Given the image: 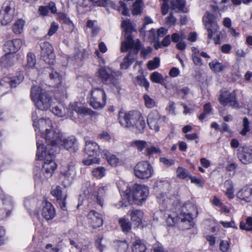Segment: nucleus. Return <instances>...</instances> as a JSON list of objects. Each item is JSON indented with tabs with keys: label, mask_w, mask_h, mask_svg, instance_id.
<instances>
[{
	"label": "nucleus",
	"mask_w": 252,
	"mask_h": 252,
	"mask_svg": "<svg viewBox=\"0 0 252 252\" xmlns=\"http://www.w3.org/2000/svg\"><path fill=\"white\" fill-rule=\"evenodd\" d=\"M118 120L122 126L133 130L136 134L144 131L146 123L141 113L137 111H120Z\"/></svg>",
	"instance_id": "obj_1"
},
{
	"label": "nucleus",
	"mask_w": 252,
	"mask_h": 252,
	"mask_svg": "<svg viewBox=\"0 0 252 252\" xmlns=\"http://www.w3.org/2000/svg\"><path fill=\"white\" fill-rule=\"evenodd\" d=\"M24 79L22 75L12 77H4L0 82V93L5 94L8 92L10 88H15L19 85Z\"/></svg>",
	"instance_id": "obj_11"
},
{
	"label": "nucleus",
	"mask_w": 252,
	"mask_h": 252,
	"mask_svg": "<svg viewBox=\"0 0 252 252\" xmlns=\"http://www.w3.org/2000/svg\"><path fill=\"white\" fill-rule=\"evenodd\" d=\"M23 44V41L20 39L8 40L4 44V51L8 53L14 54L21 48Z\"/></svg>",
	"instance_id": "obj_20"
},
{
	"label": "nucleus",
	"mask_w": 252,
	"mask_h": 252,
	"mask_svg": "<svg viewBox=\"0 0 252 252\" xmlns=\"http://www.w3.org/2000/svg\"><path fill=\"white\" fill-rule=\"evenodd\" d=\"M70 244L72 246L70 251V252H81V249L77 245L76 243L73 240H70Z\"/></svg>",
	"instance_id": "obj_60"
},
{
	"label": "nucleus",
	"mask_w": 252,
	"mask_h": 252,
	"mask_svg": "<svg viewBox=\"0 0 252 252\" xmlns=\"http://www.w3.org/2000/svg\"><path fill=\"white\" fill-rule=\"evenodd\" d=\"M51 194L56 197L58 203L60 207L63 210H65L66 209L65 199L67 197L66 193H63L61 188L58 186L51 191Z\"/></svg>",
	"instance_id": "obj_23"
},
{
	"label": "nucleus",
	"mask_w": 252,
	"mask_h": 252,
	"mask_svg": "<svg viewBox=\"0 0 252 252\" xmlns=\"http://www.w3.org/2000/svg\"><path fill=\"white\" fill-rule=\"evenodd\" d=\"M148 187L144 185L135 184L133 185L132 192L130 189H126L123 195L129 203L132 202L138 205L141 204L149 195Z\"/></svg>",
	"instance_id": "obj_4"
},
{
	"label": "nucleus",
	"mask_w": 252,
	"mask_h": 252,
	"mask_svg": "<svg viewBox=\"0 0 252 252\" xmlns=\"http://www.w3.org/2000/svg\"><path fill=\"white\" fill-rule=\"evenodd\" d=\"M161 162L163 163L165 165L169 166L174 164V160L173 159H169L164 158H161L159 159Z\"/></svg>",
	"instance_id": "obj_61"
},
{
	"label": "nucleus",
	"mask_w": 252,
	"mask_h": 252,
	"mask_svg": "<svg viewBox=\"0 0 252 252\" xmlns=\"http://www.w3.org/2000/svg\"><path fill=\"white\" fill-rule=\"evenodd\" d=\"M119 223L124 232L127 233L130 230L131 224L127 219L124 218H120Z\"/></svg>",
	"instance_id": "obj_41"
},
{
	"label": "nucleus",
	"mask_w": 252,
	"mask_h": 252,
	"mask_svg": "<svg viewBox=\"0 0 252 252\" xmlns=\"http://www.w3.org/2000/svg\"><path fill=\"white\" fill-rule=\"evenodd\" d=\"M249 124L250 123L248 118L247 117H244L243 120V128L240 132V133L242 135H246V134L250 130Z\"/></svg>",
	"instance_id": "obj_50"
},
{
	"label": "nucleus",
	"mask_w": 252,
	"mask_h": 252,
	"mask_svg": "<svg viewBox=\"0 0 252 252\" xmlns=\"http://www.w3.org/2000/svg\"><path fill=\"white\" fill-rule=\"evenodd\" d=\"M225 188V195L229 199H232L234 197V184L230 180L225 181L224 184Z\"/></svg>",
	"instance_id": "obj_31"
},
{
	"label": "nucleus",
	"mask_w": 252,
	"mask_h": 252,
	"mask_svg": "<svg viewBox=\"0 0 252 252\" xmlns=\"http://www.w3.org/2000/svg\"><path fill=\"white\" fill-rule=\"evenodd\" d=\"M41 215L47 220H51L55 217V210L51 203L45 201L43 203Z\"/></svg>",
	"instance_id": "obj_21"
},
{
	"label": "nucleus",
	"mask_w": 252,
	"mask_h": 252,
	"mask_svg": "<svg viewBox=\"0 0 252 252\" xmlns=\"http://www.w3.org/2000/svg\"><path fill=\"white\" fill-rule=\"evenodd\" d=\"M88 217L94 228H96L102 226L103 224L102 216L96 211L94 210L90 211L88 213Z\"/></svg>",
	"instance_id": "obj_22"
},
{
	"label": "nucleus",
	"mask_w": 252,
	"mask_h": 252,
	"mask_svg": "<svg viewBox=\"0 0 252 252\" xmlns=\"http://www.w3.org/2000/svg\"><path fill=\"white\" fill-rule=\"evenodd\" d=\"M102 158H106L108 162L113 166H116L119 162V159L114 155L111 154L107 150H103L101 153Z\"/></svg>",
	"instance_id": "obj_30"
},
{
	"label": "nucleus",
	"mask_w": 252,
	"mask_h": 252,
	"mask_svg": "<svg viewBox=\"0 0 252 252\" xmlns=\"http://www.w3.org/2000/svg\"><path fill=\"white\" fill-rule=\"evenodd\" d=\"M122 27L126 32V40L125 41H126L127 36L129 35L132 37L130 32L134 30V27L130 21L128 19L123 21L122 23Z\"/></svg>",
	"instance_id": "obj_33"
},
{
	"label": "nucleus",
	"mask_w": 252,
	"mask_h": 252,
	"mask_svg": "<svg viewBox=\"0 0 252 252\" xmlns=\"http://www.w3.org/2000/svg\"><path fill=\"white\" fill-rule=\"evenodd\" d=\"M33 126L38 136H42L53 127L52 121L48 118L39 119L37 122H34Z\"/></svg>",
	"instance_id": "obj_16"
},
{
	"label": "nucleus",
	"mask_w": 252,
	"mask_h": 252,
	"mask_svg": "<svg viewBox=\"0 0 252 252\" xmlns=\"http://www.w3.org/2000/svg\"><path fill=\"white\" fill-rule=\"evenodd\" d=\"M42 136H44L47 144V146L44 147L45 151H49V150L50 149L51 152H55L57 146L62 144V134L59 129L53 127Z\"/></svg>",
	"instance_id": "obj_6"
},
{
	"label": "nucleus",
	"mask_w": 252,
	"mask_h": 252,
	"mask_svg": "<svg viewBox=\"0 0 252 252\" xmlns=\"http://www.w3.org/2000/svg\"><path fill=\"white\" fill-rule=\"evenodd\" d=\"M102 239V237L99 236L95 241V245L100 252H103L105 248V246L101 244Z\"/></svg>",
	"instance_id": "obj_59"
},
{
	"label": "nucleus",
	"mask_w": 252,
	"mask_h": 252,
	"mask_svg": "<svg viewBox=\"0 0 252 252\" xmlns=\"http://www.w3.org/2000/svg\"><path fill=\"white\" fill-rule=\"evenodd\" d=\"M137 82L139 85L144 87L147 91L149 87V83L143 75L137 76Z\"/></svg>",
	"instance_id": "obj_49"
},
{
	"label": "nucleus",
	"mask_w": 252,
	"mask_h": 252,
	"mask_svg": "<svg viewBox=\"0 0 252 252\" xmlns=\"http://www.w3.org/2000/svg\"><path fill=\"white\" fill-rule=\"evenodd\" d=\"M146 250V246L141 240H136L133 242L132 252H145Z\"/></svg>",
	"instance_id": "obj_40"
},
{
	"label": "nucleus",
	"mask_w": 252,
	"mask_h": 252,
	"mask_svg": "<svg viewBox=\"0 0 252 252\" xmlns=\"http://www.w3.org/2000/svg\"><path fill=\"white\" fill-rule=\"evenodd\" d=\"M159 66V59L155 58L153 60L149 61L147 64L148 68L150 70H153L157 68Z\"/></svg>",
	"instance_id": "obj_51"
},
{
	"label": "nucleus",
	"mask_w": 252,
	"mask_h": 252,
	"mask_svg": "<svg viewBox=\"0 0 252 252\" xmlns=\"http://www.w3.org/2000/svg\"><path fill=\"white\" fill-rule=\"evenodd\" d=\"M237 199L245 203H252V185L244 186L236 194Z\"/></svg>",
	"instance_id": "obj_17"
},
{
	"label": "nucleus",
	"mask_w": 252,
	"mask_h": 252,
	"mask_svg": "<svg viewBox=\"0 0 252 252\" xmlns=\"http://www.w3.org/2000/svg\"><path fill=\"white\" fill-rule=\"evenodd\" d=\"M106 96L102 89L94 88L91 92L89 103L94 109L103 108L106 104Z\"/></svg>",
	"instance_id": "obj_8"
},
{
	"label": "nucleus",
	"mask_w": 252,
	"mask_h": 252,
	"mask_svg": "<svg viewBox=\"0 0 252 252\" xmlns=\"http://www.w3.org/2000/svg\"><path fill=\"white\" fill-rule=\"evenodd\" d=\"M220 223L224 227H225V228L232 227L235 229L237 228V226L233 220H231V221H229V222L221 221H220Z\"/></svg>",
	"instance_id": "obj_58"
},
{
	"label": "nucleus",
	"mask_w": 252,
	"mask_h": 252,
	"mask_svg": "<svg viewBox=\"0 0 252 252\" xmlns=\"http://www.w3.org/2000/svg\"><path fill=\"white\" fill-rule=\"evenodd\" d=\"M17 58L14 54L7 53L0 59V65L4 67L12 66L17 61Z\"/></svg>",
	"instance_id": "obj_26"
},
{
	"label": "nucleus",
	"mask_w": 252,
	"mask_h": 252,
	"mask_svg": "<svg viewBox=\"0 0 252 252\" xmlns=\"http://www.w3.org/2000/svg\"><path fill=\"white\" fill-rule=\"evenodd\" d=\"M133 172L135 176L142 180L148 179L154 174V170L152 165L147 161H140L134 166Z\"/></svg>",
	"instance_id": "obj_7"
},
{
	"label": "nucleus",
	"mask_w": 252,
	"mask_h": 252,
	"mask_svg": "<svg viewBox=\"0 0 252 252\" xmlns=\"http://www.w3.org/2000/svg\"><path fill=\"white\" fill-rule=\"evenodd\" d=\"M105 189V187H100L98 189L97 195L95 196L96 202L101 207H102L103 205Z\"/></svg>",
	"instance_id": "obj_39"
},
{
	"label": "nucleus",
	"mask_w": 252,
	"mask_h": 252,
	"mask_svg": "<svg viewBox=\"0 0 252 252\" xmlns=\"http://www.w3.org/2000/svg\"><path fill=\"white\" fill-rule=\"evenodd\" d=\"M177 22V19L173 16L172 13H170L169 15L166 18V24L170 26H174Z\"/></svg>",
	"instance_id": "obj_57"
},
{
	"label": "nucleus",
	"mask_w": 252,
	"mask_h": 252,
	"mask_svg": "<svg viewBox=\"0 0 252 252\" xmlns=\"http://www.w3.org/2000/svg\"><path fill=\"white\" fill-rule=\"evenodd\" d=\"M45 249L47 250V252H59V249L53 247V245L50 244L46 245Z\"/></svg>",
	"instance_id": "obj_64"
},
{
	"label": "nucleus",
	"mask_w": 252,
	"mask_h": 252,
	"mask_svg": "<svg viewBox=\"0 0 252 252\" xmlns=\"http://www.w3.org/2000/svg\"><path fill=\"white\" fill-rule=\"evenodd\" d=\"M144 7L142 0H136L132 5V13L134 15L140 14Z\"/></svg>",
	"instance_id": "obj_37"
},
{
	"label": "nucleus",
	"mask_w": 252,
	"mask_h": 252,
	"mask_svg": "<svg viewBox=\"0 0 252 252\" xmlns=\"http://www.w3.org/2000/svg\"><path fill=\"white\" fill-rule=\"evenodd\" d=\"M140 48V41L133 40L132 37L129 35L126 37V41L122 42L121 50L122 52H126L130 49L128 55L125 57L121 63V68L126 69L135 61L137 58V54Z\"/></svg>",
	"instance_id": "obj_3"
},
{
	"label": "nucleus",
	"mask_w": 252,
	"mask_h": 252,
	"mask_svg": "<svg viewBox=\"0 0 252 252\" xmlns=\"http://www.w3.org/2000/svg\"><path fill=\"white\" fill-rule=\"evenodd\" d=\"M92 174L94 177L100 179L104 176L105 174V169L103 167H98L92 170Z\"/></svg>",
	"instance_id": "obj_45"
},
{
	"label": "nucleus",
	"mask_w": 252,
	"mask_h": 252,
	"mask_svg": "<svg viewBox=\"0 0 252 252\" xmlns=\"http://www.w3.org/2000/svg\"><path fill=\"white\" fill-rule=\"evenodd\" d=\"M203 22L208 32V38L211 39L217 32L218 26L214 21V17L212 14L206 12L203 17Z\"/></svg>",
	"instance_id": "obj_12"
},
{
	"label": "nucleus",
	"mask_w": 252,
	"mask_h": 252,
	"mask_svg": "<svg viewBox=\"0 0 252 252\" xmlns=\"http://www.w3.org/2000/svg\"><path fill=\"white\" fill-rule=\"evenodd\" d=\"M38 11L40 15L42 16H46L48 13V8L46 6H40L38 8Z\"/></svg>",
	"instance_id": "obj_63"
},
{
	"label": "nucleus",
	"mask_w": 252,
	"mask_h": 252,
	"mask_svg": "<svg viewBox=\"0 0 252 252\" xmlns=\"http://www.w3.org/2000/svg\"><path fill=\"white\" fill-rule=\"evenodd\" d=\"M170 5L171 8L173 10L178 9L184 12H186L184 10L186 3L184 0H170Z\"/></svg>",
	"instance_id": "obj_34"
},
{
	"label": "nucleus",
	"mask_w": 252,
	"mask_h": 252,
	"mask_svg": "<svg viewBox=\"0 0 252 252\" xmlns=\"http://www.w3.org/2000/svg\"><path fill=\"white\" fill-rule=\"evenodd\" d=\"M209 65L212 71L215 72H219L223 71L226 67V65L221 63L218 62L217 60L213 61L209 63Z\"/></svg>",
	"instance_id": "obj_35"
},
{
	"label": "nucleus",
	"mask_w": 252,
	"mask_h": 252,
	"mask_svg": "<svg viewBox=\"0 0 252 252\" xmlns=\"http://www.w3.org/2000/svg\"><path fill=\"white\" fill-rule=\"evenodd\" d=\"M25 21L22 19L16 21L12 26V29L13 32L16 34H19L23 32Z\"/></svg>",
	"instance_id": "obj_36"
},
{
	"label": "nucleus",
	"mask_w": 252,
	"mask_h": 252,
	"mask_svg": "<svg viewBox=\"0 0 252 252\" xmlns=\"http://www.w3.org/2000/svg\"><path fill=\"white\" fill-rule=\"evenodd\" d=\"M177 176L181 179H185L189 176V172L187 169L179 167L177 170Z\"/></svg>",
	"instance_id": "obj_52"
},
{
	"label": "nucleus",
	"mask_w": 252,
	"mask_h": 252,
	"mask_svg": "<svg viewBox=\"0 0 252 252\" xmlns=\"http://www.w3.org/2000/svg\"><path fill=\"white\" fill-rule=\"evenodd\" d=\"M65 108L62 105L57 106L53 109V113L55 115L61 117L65 115Z\"/></svg>",
	"instance_id": "obj_53"
},
{
	"label": "nucleus",
	"mask_w": 252,
	"mask_h": 252,
	"mask_svg": "<svg viewBox=\"0 0 252 252\" xmlns=\"http://www.w3.org/2000/svg\"><path fill=\"white\" fill-rule=\"evenodd\" d=\"M131 220L134 225L138 227L142 224L143 213L138 210H132L130 213Z\"/></svg>",
	"instance_id": "obj_28"
},
{
	"label": "nucleus",
	"mask_w": 252,
	"mask_h": 252,
	"mask_svg": "<svg viewBox=\"0 0 252 252\" xmlns=\"http://www.w3.org/2000/svg\"><path fill=\"white\" fill-rule=\"evenodd\" d=\"M145 106L148 108H152L156 106L155 101L148 94H144L143 96Z\"/></svg>",
	"instance_id": "obj_47"
},
{
	"label": "nucleus",
	"mask_w": 252,
	"mask_h": 252,
	"mask_svg": "<svg viewBox=\"0 0 252 252\" xmlns=\"http://www.w3.org/2000/svg\"><path fill=\"white\" fill-rule=\"evenodd\" d=\"M51 83L54 87H59L62 81V76L52 67L47 68Z\"/></svg>",
	"instance_id": "obj_24"
},
{
	"label": "nucleus",
	"mask_w": 252,
	"mask_h": 252,
	"mask_svg": "<svg viewBox=\"0 0 252 252\" xmlns=\"http://www.w3.org/2000/svg\"><path fill=\"white\" fill-rule=\"evenodd\" d=\"M166 116H162L157 110L151 111L148 114L147 118V123L149 127L158 132L159 130L160 126L162 122H167Z\"/></svg>",
	"instance_id": "obj_9"
},
{
	"label": "nucleus",
	"mask_w": 252,
	"mask_h": 252,
	"mask_svg": "<svg viewBox=\"0 0 252 252\" xmlns=\"http://www.w3.org/2000/svg\"><path fill=\"white\" fill-rule=\"evenodd\" d=\"M85 151L89 157L97 155L98 153L101 154L102 152L100 151V148L97 144L91 141L86 142Z\"/></svg>",
	"instance_id": "obj_25"
},
{
	"label": "nucleus",
	"mask_w": 252,
	"mask_h": 252,
	"mask_svg": "<svg viewBox=\"0 0 252 252\" xmlns=\"http://www.w3.org/2000/svg\"><path fill=\"white\" fill-rule=\"evenodd\" d=\"M145 152L146 155L148 157H151L154 154L159 155L161 153V150L159 147L154 146H149L148 145L145 150Z\"/></svg>",
	"instance_id": "obj_42"
},
{
	"label": "nucleus",
	"mask_w": 252,
	"mask_h": 252,
	"mask_svg": "<svg viewBox=\"0 0 252 252\" xmlns=\"http://www.w3.org/2000/svg\"><path fill=\"white\" fill-rule=\"evenodd\" d=\"M179 220H181V222L183 223H187L188 225L185 228L189 229L192 226V218L190 213L182 212L179 216Z\"/></svg>",
	"instance_id": "obj_32"
},
{
	"label": "nucleus",
	"mask_w": 252,
	"mask_h": 252,
	"mask_svg": "<svg viewBox=\"0 0 252 252\" xmlns=\"http://www.w3.org/2000/svg\"><path fill=\"white\" fill-rule=\"evenodd\" d=\"M219 100L220 104L226 106L230 103V105L234 108H239V104L236 100V94L234 92L230 93L228 91L220 92Z\"/></svg>",
	"instance_id": "obj_13"
},
{
	"label": "nucleus",
	"mask_w": 252,
	"mask_h": 252,
	"mask_svg": "<svg viewBox=\"0 0 252 252\" xmlns=\"http://www.w3.org/2000/svg\"><path fill=\"white\" fill-rule=\"evenodd\" d=\"M63 146L66 149L71 152H74L77 149L76 140L73 136L66 138H62V144L58 146Z\"/></svg>",
	"instance_id": "obj_27"
},
{
	"label": "nucleus",
	"mask_w": 252,
	"mask_h": 252,
	"mask_svg": "<svg viewBox=\"0 0 252 252\" xmlns=\"http://www.w3.org/2000/svg\"><path fill=\"white\" fill-rule=\"evenodd\" d=\"M13 3L9 1H5L0 10V22L2 25H7L13 20L14 9L12 7Z\"/></svg>",
	"instance_id": "obj_10"
},
{
	"label": "nucleus",
	"mask_w": 252,
	"mask_h": 252,
	"mask_svg": "<svg viewBox=\"0 0 252 252\" xmlns=\"http://www.w3.org/2000/svg\"><path fill=\"white\" fill-rule=\"evenodd\" d=\"M116 247L118 252H126L128 245L126 241H118L116 242Z\"/></svg>",
	"instance_id": "obj_48"
},
{
	"label": "nucleus",
	"mask_w": 252,
	"mask_h": 252,
	"mask_svg": "<svg viewBox=\"0 0 252 252\" xmlns=\"http://www.w3.org/2000/svg\"><path fill=\"white\" fill-rule=\"evenodd\" d=\"M36 58L35 55L32 53H28L27 55V66L32 68L36 64Z\"/></svg>",
	"instance_id": "obj_43"
},
{
	"label": "nucleus",
	"mask_w": 252,
	"mask_h": 252,
	"mask_svg": "<svg viewBox=\"0 0 252 252\" xmlns=\"http://www.w3.org/2000/svg\"><path fill=\"white\" fill-rule=\"evenodd\" d=\"M59 25L56 22H53L51 24L47 35L51 36L57 32L59 29Z\"/></svg>",
	"instance_id": "obj_54"
},
{
	"label": "nucleus",
	"mask_w": 252,
	"mask_h": 252,
	"mask_svg": "<svg viewBox=\"0 0 252 252\" xmlns=\"http://www.w3.org/2000/svg\"><path fill=\"white\" fill-rule=\"evenodd\" d=\"M238 158L243 164L252 162V149L247 147H241L238 150Z\"/></svg>",
	"instance_id": "obj_19"
},
{
	"label": "nucleus",
	"mask_w": 252,
	"mask_h": 252,
	"mask_svg": "<svg viewBox=\"0 0 252 252\" xmlns=\"http://www.w3.org/2000/svg\"><path fill=\"white\" fill-rule=\"evenodd\" d=\"M41 59L46 63L52 64L55 61V55L53 46L49 42H44L41 46Z\"/></svg>",
	"instance_id": "obj_14"
},
{
	"label": "nucleus",
	"mask_w": 252,
	"mask_h": 252,
	"mask_svg": "<svg viewBox=\"0 0 252 252\" xmlns=\"http://www.w3.org/2000/svg\"><path fill=\"white\" fill-rule=\"evenodd\" d=\"M98 76L103 82H106L110 80L111 81V76L114 75L111 73V69L106 67H101L97 72Z\"/></svg>",
	"instance_id": "obj_29"
},
{
	"label": "nucleus",
	"mask_w": 252,
	"mask_h": 252,
	"mask_svg": "<svg viewBox=\"0 0 252 252\" xmlns=\"http://www.w3.org/2000/svg\"><path fill=\"white\" fill-rule=\"evenodd\" d=\"M100 159L97 158H89L83 160V163L86 165H90L99 162Z\"/></svg>",
	"instance_id": "obj_55"
},
{
	"label": "nucleus",
	"mask_w": 252,
	"mask_h": 252,
	"mask_svg": "<svg viewBox=\"0 0 252 252\" xmlns=\"http://www.w3.org/2000/svg\"><path fill=\"white\" fill-rule=\"evenodd\" d=\"M73 111H75L78 114H90L91 110L86 108L81 103L75 102L69 105L67 116L70 118H72L73 116Z\"/></svg>",
	"instance_id": "obj_18"
},
{
	"label": "nucleus",
	"mask_w": 252,
	"mask_h": 252,
	"mask_svg": "<svg viewBox=\"0 0 252 252\" xmlns=\"http://www.w3.org/2000/svg\"><path fill=\"white\" fill-rule=\"evenodd\" d=\"M31 96L36 106L39 110H46L52 104V98L48 93L39 86H34L31 89Z\"/></svg>",
	"instance_id": "obj_5"
},
{
	"label": "nucleus",
	"mask_w": 252,
	"mask_h": 252,
	"mask_svg": "<svg viewBox=\"0 0 252 252\" xmlns=\"http://www.w3.org/2000/svg\"><path fill=\"white\" fill-rule=\"evenodd\" d=\"M151 80L155 83L162 84L164 81L163 76L157 71H155L150 75Z\"/></svg>",
	"instance_id": "obj_44"
},
{
	"label": "nucleus",
	"mask_w": 252,
	"mask_h": 252,
	"mask_svg": "<svg viewBox=\"0 0 252 252\" xmlns=\"http://www.w3.org/2000/svg\"><path fill=\"white\" fill-rule=\"evenodd\" d=\"M229 247V243L227 241L222 240L220 244V249L222 252H227Z\"/></svg>",
	"instance_id": "obj_56"
},
{
	"label": "nucleus",
	"mask_w": 252,
	"mask_h": 252,
	"mask_svg": "<svg viewBox=\"0 0 252 252\" xmlns=\"http://www.w3.org/2000/svg\"><path fill=\"white\" fill-rule=\"evenodd\" d=\"M179 220V216L176 213H173L172 214L168 215V218L166 219V222L169 226H173Z\"/></svg>",
	"instance_id": "obj_46"
},
{
	"label": "nucleus",
	"mask_w": 252,
	"mask_h": 252,
	"mask_svg": "<svg viewBox=\"0 0 252 252\" xmlns=\"http://www.w3.org/2000/svg\"><path fill=\"white\" fill-rule=\"evenodd\" d=\"M74 162L70 161L67 165L63 166L61 169V176L63 177L70 184L76 175V169Z\"/></svg>",
	"instance_id": "obj_15"
},
{
	"label": "nucleus",
	"mask_w": 252,
	"mask_h": 252,
	"mask_svg": "<svg viewBox=\"0 0 252 252\" xmlns=\"http://www.w3.org/2000/svg\"><path fill=\"white\" fill-rule=\"evenodd\" d=\"M98 138L103 140H109L111 138L110 135L106 131H103L98 135Z\"/></svg>",
	"instance_id": "obj_62"
},
{
	"label": "nucleus",
	"mask_w": 252,
	"mask_h": 252,
	"mask_svg": "<svg viewBox=\"0 0 252 252\" xmlns=\"http://www.w3.org/2000/svg\"><path fill=\"white\" fill-rule=\"evenodd\" d=\"M148 143L144 140H136L131 142V146L139 152L142 151L147 148Z\"/></svg>",
	"instance_id": "obj_38"
},
{
	"label": "nucleus",
	"mask_w": 252,
	"mask_h": 252,
	"mask_svg": "<svg viewBox=\"0 0 252 252\" xmlns=\"http://www.w3.org/2000/svg\"><path fill=\"white\" fill-rule=\"evenodd\" d=\"M37 153L36 157L38 160L44 159V162L42 166V172L44 174L45 178H49L51 177L55 170L57 168V164L54 161V151H45L44 146L37 140L36 143Z\"/></svg>",
	"instance_id": "obj_2"
}]
</instances>
